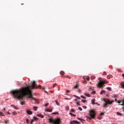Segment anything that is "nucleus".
Instances as JSON below:
<instances>
[{"mask_svg":"<svg viewBox=\"0 0 124 124\" xmlns=\"http://www.w3.org/2000/svg\"><path fill=\"white\" fill-rule=\"evenodd\" d=\"M94 104H97L98 105H98V103H94Z\"/></svg>","mask_w":124,"mask_h":124,"instance_id":"obj_52","label":"nucleus"},{"mask_svg":"<svg viewBox=\"0 0 124 124\" xmlns=\"http://www.w3.org/2000/svg\"><path fill=\"white\" fill-rule=\"evenodd\" d=\"M38 88H39V89H44V87L41 86V85H38Z\"/></svg>","mask_w":124,"mask_h":124,"instance_id":"obj_17","label":"nucleus"},{"mask_svg":"<svg viewBox=\"0 0 124 124\" xmlns=\"http://www.w3.org/2000/svg\"><path fill=\"white\" fill-rule=\"evenodd\" d=\"M106 93V92L104 90H103L101 91L100 94H103V93Z\"/></svg>","mask_w":124,"mask_h":124,"instance_id":"obj_16","label":"nucleus"},{"mask_svg":"<svg viewBox=\"0 0 124 124\" xmlns=\"http://www.w3.org/2000/svg\"><path fill=\"white\" fill-rule=\"evenodd\" d=\"M107 74V73H106V72H104L103 73V75H106Z\"/></svg>","mask_w":124,"mask_h":124,"instance_id":"obj_35","label":"nucleus"},{"mask_svg":"<svg viewBox=\"0 0 124 124\" xmlns=\"http://www.w3.org/2000/svg\"><path fill=\"white\" fill-rule=\"evenodd\" d=\"M115 101H117V99H115Z\"/></svg>","mask_w":124,"mask_h":124,"instance_id":"obj_55","label":"nucleus"},{"mask_svg":"<svg viewBox=\"0 0 124 124\" xmlns=\"http://www.w3.org/2000/svg\"><path fill=\"white\" fill-rule=\"evenodd\" d=\"M33 119L35 120V121H37V120H38V118L35 116L33 117Z\"/></svg>","mask_w":124,"mask_h":124,"instance_id":"obj_24","label":"nucleus"},{"mask_svg":"<svg viewBox=\"0 0 124 124\" xmlns=\"http://www.w3.org/2000/svg\"><path fill=\"white\" fill-rule=\"evenodd\" d=\"M99 119H101V117H99Z\"/></svg>","mask_w":124,"mask_h":124,"instance_id":"obj_58","label":"nucleus"},{"mask_svg":"<svg viewBox=\"0 0 124 124\" xmlns=\"http://www.w3.org/2000/svg\"><path fill=\"white\" fill-rule=\"evenodd\" d=\"M78 120H79V121H80V122H84L85 120L82 119V118H78Z\"/></svg>","mask_w":124,"mask_h":124,"instance_id":"obj_14","label":"nucleus"},{"mask_svg":"<svg viewBox=\"0 0 124 124\" xmlns=\"http://www.w3.org/2000/svg\"><path fill=\"white\" fill-rule=\"evenodd\" d=\"M50 123L53 124H62L61 122V118H57V119H53L52 118H50L49 119Z\"/></svg>","mask_w":124,"mask_h":124,"instance_id":"obj_3","label":"nucleus"},{"mask_svg":"<svg viewBox=\"0 0 124 124\" xmlns=\"http://www.w3.org/2000/svg\"><path fill=\"white\" fill-rule=\"evenodd\" d=\"M121 70H117L118 71H120Z\"/></svg>","mask_w":124,"mask_h":124,"instance_id":"obj_57","label":"nucleus"},{"mask_svg":"<svg viewBox=\"0 0 124 124\" xmlns=\"http://www.w3.org/2000/svg\"><path fill=\"white\" fill-rule=\"evenodd\" d=\"M92 94H95V91H93L92 92Z\"/></svg>","mask_w":124,"mask_h":124,"instance_id":"obj_44","label":"nucleus"},{"mask_svg":"<svg viewBox=\"0 0 124 124\" xmlns=\"http://www.w3.org/2000/svg\"><path fill=\"white\" fill-rule=\"evenodd\" d=\"M87 101L86 100H81V102H83V103H85V102H86Z\"/></svg>","mask_w":124,"mask_h":124,"instance_id":"obj_34","label":"nucleus"},{"mask_svg":"<svg viewBox=\"0 0 124 124\" xmlns=\"http://www.w3.org/2000/svg\"><path fill=\"white\" fill-rule=\"evenodd\" d=\"M91 101H92V104L93 105H94V102H95V99H93Z\"/></svg>","mask_w":124,"mask_h":124,"instance_id":"obj_10","label":"nucleus"},{"mask_svg":"<svg viewBox=\"0 0 124 124\" xmlns=\"http://www.w3.org/2000/svg\"><path fill=\"white\" fill-rule=\"evenodd\" d=\"M57 86V84H53V88H55V86Z\"/></svg>","mask_w":124,"mask_h":124,"instance_id":"obj_38","label":"nucleus"},{"mask_svg":"<svg viewBox=\"0 0 124 124\" xmlns=\"http://www.w3.org/2000/svg\"><path fill=\"white\" fill-rule=\"evenodd\" d=\"M0 116H4V115H3V113L2 112H0Z\"/></svg>","mask_w":124,"mask_h":124,"instance_id":"obj_41","label":"nucleus"},{"mask_svg":"<svg viewBox=\"0 0 124 124\" xmlns=\"http://www.w3.org/2000/svg\"><path fill=\"white\" fill-rule=\"evenodd\" d=\"M52 114H54L55 115H56L57 114H59V112H53L52 113Z\"/></svg>","mask_w":124,"mask_h":124,"instance_id":"obj_45","label":"nucleus"},{"mask_svg":"<svg viewBox=\"0 0 124 124\" xmlns=\"http://www.w3.org/2000/svg\"><path fill=\"white\" fill-rule=\"evenodd\" d=\"M60 74H61V75H62V76H63L64 75V72H63V71H61V72H60Z\"/></svg>","mask_w":124,"mask_h":124,"instance_id":"obj_20","label":"nucleus"},{"mask_svg":"<svg viewBox=\"0 0 124 124\" xmlns=\"http://www.w3.org/2000/svg\"><path fill=\"white\" fill-rule=\"evenodd\" d=\"M70 123L71 124H81V123H80L79 122H78L77 121H75V120H74L73 122H71Z\"/></svg>","mask_w":124,"mask_h":124,"instance_id":"obj_6","label":"nucleus"},{"mask_svg":"<svg viewBox=\"0 0 124 124\" xmlns=\"http://www.w3.org/2000/svg\"><path fill=\"white\" fill-rule=\"evenodd\" d=\"M66 110L68 111V110H69V108L68 107H67L66 108Z\"/></svg>","mask_w":124,"mask_h":124,"instance_id":"obj_43","label":"nucleus"},{"mask_svg":"<svg viewBox=\"0 0 124 124\" xmlns=\"http://www.w3.org/2000/svg\"><path fill=\"white\" fill-rule=\"evenodd\" d=\"M113 97L116 98V97H118V96H119L118 94H113Z\"/></svg>","mask_w":124,"mask_h":124,"instance_id":"obj_22","label":"nucleus"},{"mask_svg":"<svg viewBox=\"0 0 124 124\" xmlns=\"http://www.w3.org/2000/svg\"><path fill=\"white\" fill-rule=\"evenodd\" d=\"M117 103H119V104L121 103H122V104H121V105H122V106H124V103L123 102L118 101Z\"/></svg>","mask_w":124,"mask_h":124,"instance_id":"obj_18","label":"nucleus"},{"mask_svg":"<svg viewBox=\"0 0 124 124\" xmlns=\"http://www.w3.org/2000/svg\"><path fill=\"white\" fill-rule=\"evenodd\" d=\"M78 109L79 111H82L83 109L81 107H78Z\"/></svg>","mask_w":124,"mask_h":124,"instance_id":"obj_29","label":"nucleus"},{"mask_svg":"<svg viewBox=\"0 0 124 124\" xmlns=\"http://www.w3.org/2000/svg\"><path fill=\"white\" fill-rule=\"evenodd\" d=\"M92 80H93V79H95V77L94 76H92L91 77Z\"/></svg>","mask_w":124,"mask_h":124,"instance_id":"obj_27","label":"nucleus"},{"mask_svg":"<svg viewBox=\"0 0 124 124\" xmlns=\"http://www.w3.org/2000/svg\"><path fill=\"white\" fill-rule=\"evenodd\" d=\"M105 102L106 103L104 104L103 105V108H107L108 107V104H112V103L115 102L114 101V100H109V99H107L106 100H105Z\"/></svg>","mask_w":124,"mask_h":124,"instance_id":"obj_4","label":"nucleus"},{"mask_svg":"<svg viewBox=\"0 0 124 124\" xmlns=\"http://www.w3.org/2000/svg\"><path fill=\"white\" fill-rule=\"evenodd\" d=\"M83 107L84 108V109H87V107H86V106H83Z\"/></svg>","mask_w":124,"mask_h":124,"instance_id":"obj_49","label":"nucleus"},{"mask_svg":"<svg viewBox=\"0 0 124 124\" xmlns=\"http://www.w3.org/2000/svg\"><path fill=\"white\" fill-rule=\"evenodd\" d=\"M107 83H108V81L106 79L100 80L99 82L97 84V87L103 88V87H105V84H107Z\"/></svg>","mask_w":124,"mask_h":124,"instance_id":"obj_2","label":"nucleus"},{"mask_svg":"<svg viewBox=\"0 0 124 124\" xmlns=\"http://www.w3.org/2000/svg\"><path fill=\"white\" fill-rule=\"evenodd\" d=\"M21 105H24V102H21Z\"/></svg>","mask_w":124,"mask_h":124,"instance_id":"obj_47","label":"nucleus"},{"mask_svg":"<svg viewBox=\"0 0 124 124\" xmlns=\"http://www.w3.org/2000/svg\"><path fill=\"white\" fill-rule=\"evenodd\" d=\"M53 108H48L46 110V112H52Z\"/></svg>","mask_w":124,"mask_h":124,"instance_id":"obj_8","label":"nucleus"},{"mask_svg":"<svg viewBox=\"0 0 124 124\" xmlns=\"http://www.w3.org/2000/svg\"><path fill=\"white\" fill-rule=\"evenodd\" d=\"M3 123H5V124H9V120H4Z\"/></svg>","mask_w":124,"mask_h":124,"instance_id":"obj_9","label":"nucleus"},{"mask_svg":"<svg viewBox=\"0 0 124 124\" xmlns=\"http://www.w3.org/2000/svg\"><path fill=\"white\" fill-rule=\"evenodd\" d=\"M100 116H104V112L101 113Z\"/></svg>","mask_w":124,"mask_h":124,"instance_id":"obj_31","label":"nucleus"},{"mask_svg":"<svg viewBox=\"0 0 124 124\" xmlns=\"http://www.w3.org/2000/svg\"><path fill=\"white\" fill-rule=\"evenodd\" d=\"M66 77L67 78H69V79H71V77H70L69 76H66Z\"/></svg>","mask_w":124,"mask_h":124,"instance_id":"obj_36","label":"nucleus"},{"mask_svg":"<svg viewBox=\"0 0 124 124\" xmlns=\"http://www.w3.org/2000/svg\"><path fill=\"white\" fill-rule=\"evenodd\" d=\"M112 77H113V76H112L111 75H108L107 76L108 79H110V78H112Z\"/></svg>","mask_w":124,"mask_h":124,"instance_id":"obj_11","label":"nucleus"},{"mask_svg":"<svg viewBox=\"0 0 124 124\" xmlns=\"http://www.w3.org/2000/svg\"><path fill=\"white\" fill-rule=\"evenodd\" d=\"M27 114H28L29 115H32V112L31 111V110H28L27 111Z\"/></svg>","mask_w":124,"mask_h":124,"instance_id":"obj_7","label":"nucleus"},{"mask_svg":"<svg viewBox=\"0 0 124 124\" xmlns=\"http://www.w3.org/2000/svg\"><path fill=\"white\" fill-rule=\"evenodd\" d=\"M26 123H27V124H29V119H27L26 120Z\"/></svg>","mask_w":124,"mask_h":124,"instance_id":"obj_42","label":"nucleus"},{"mask_svg":"<svg viewBox=\"0 0 124 124\" xmlns=\"http://www.w3.org/2000/svg\"><path fill=\"white\" fill-rule=\"evenodd\" d=\"M107 90H108V91H111V88H110V87H107Z\"/></svg>","mask_w":124,"mask_h":124,"instance_id":"obj_37","label":"nucleus"},{"mask_svg":"<svg viewBox=\"0 0 124 124\" xmlns=\"http://www.w3.org/2000/svg\"><path fill=\"white\" fill-rule=\"evenodd\" d=\"M17 114V112L16 111L13 112V115H16Z\"/></svg>","mask_w":124,"mask_h":124,"instance_id":"obj_33","label":"nucleus"},{"mask_svg":"<svg viewBox=\"0 0 124 124\" xmlns=\"http://www.w3.org/2000/svg\"><path fill=\"white\" fill-rule=\"evenodd\" d=\"M33 121H34L33 120H31V124H32V123H33Z\"/></svg>","mask_w":124,"mask_h":124,"instance_id":"obj_48","label":"nucleus"},{"mask_svg":"<svg viewBox=\"0 0 124 124\" xmlns=\"http://www.w3.org/2000/svg\"><path fill=\"white\" fill-rule=\"evenodd\" d=\"M74 100L75 101H77V99H75Z\"/></svg>","mask_w":124,"mask_h":124,"instance_id":"obj_54","label":"nucleus"},{"mask_svg":"<svg viewBox=\"0 0 124 124\" xmlns=\"http://www.w3.org/2000/svg\"><path fill=\"white\" fill-rule=\"evenodd\" d=\"M49 105V103H46V104L45 105V107H47V106Z\"/></svg>","mask_w":124,"mask_h":124,"instance_id":"obj_39","label":"nucleus"},{"mask_svg":"<svg viewBox=\"0 0 124 124\" xmlns=\"http://www.w3.org/2000/svg\"><path fill=\"white\" fill-rule=\"evenodd\" d=\"M117 114L118 116H122V113H121L120 112H117Z\"/></svg>","mask_w":124,"mask_h":124,"instance_id":"obj_25","label":"nucleus"},{"mask_svg":"<svg viewBox=\"0 0 124 124\" xmlns=\"http://www.w3.org/2000/svg\"><path fill=\"white\" fill-rule=\"evenodd\" d=\"M54 102L56 103V104L57 105H59V103H58V101H57L56 100H55V101H54Z\"/></svg>","mask_w":124,"mask_h":124,"instance_id":"obj_26","label":"nucleus"},{"mask_svg":"<svg viewBox=\"0 0 124 124\" xmlns=\"http://www.w3.org/2000/svg\"><path fill=\"white\" fill-rule=\"evenodd\" d=\"M33 109H34V111H36V110H37V107H33Z\"/></svg>","mask_w":124,"mask_h":124,"instance_id":"obj_23","label":"nucleus"},{"mask_svg":"<svg viewBox=\"0 0 124 124\" xmlns=\"http://www.w3.org/2000/svg\"><path fill=\"white\" fill-rule=\"evenodd\" d=\"M81 97L82 98H83V99H86V97H85V96H83V95H81Z\"/></svg>","mask_w":124,"mask_h":124,"instance_id":"obj_30","label":"nucleus"},{"mask_svg":"<svg viewBox=\"0 0 124 124\" xmlns=\"http://www.w3.org/2000/svg\"><path fill=\"white\" fill-rule=\"evenodd\" d=\"M66 92V93H69V90H67Z\"/></svg>","mask_w":124,"mask_h":124,"instance_id":"obj_50","label":"nucleus"},{"mask_svg":"<svg viewBox=\"0 0 124 124\" xmlns=\"http://www.w3.org/2000/svg\"><path fill=\"white\" fill-rule=\"evenodd\" d=\"M71 112H75V110H74V109H73V108H72L71 109V111H70Z\"/></svg>","mask_w":124,"mask_h":124,"instance_id":"obj_40","label":"nucleus"},{"mask_svg":"<svg viewBox=\"0 0 124 124\" xmlns=\"http://www.w3.org/2000/svg\"><path fill=\"white\" fill-rule=\"evenodd\" d=\"M74 97H76V98H78V99H81V98L79 97L76 96V95H74Z\"/></svg>","mask_w":124,"mask_h":124,"instance_id":"obj_19","label":"nucleus"},{"mask_svg":"<svg viewBox=\"0 0 124 124\" xmlns=\"http://www.w3.org/2000/svg\"><path fill=\"white\" fill-rule=\"evenodd\" d=\"M122 76L124 78V74H122Z\"/></svg>","mask_w":124,"mask_h":124,"instance_id":"obj_51","label":"nucleus"},{"mask_svg":"<svg viewBox=\"0 0 124 124\" xmlns=\"http://www.w3.org/2000/svg\"><path fill=\"white\" fill-rule=\"evenodd\" d=\"M15 108V109H17V108Z\"/></svg>","mask_w":124,"mask_h":124,"instance_id":"obj_59","label":"nucleus"},{"mask_svg":"<svg viewBox=\"0 0 124 124\" xmlns=\"http://www.w3.org/2000/svg\"><path fill=\"white\" fill-rule=\"evenodd\" d=\"M77 105H78V106H80V104L79 103V102H77Z\"/></svg>","mask_w":124,"mask_h":124,"instance_id":"obj_46","label":"nucleus"},{"mask_svg":"<svg viewBox=\"0 0 124 124\" xmlns=\"http://www.w3.org/2000/svg\"><path fill=\"white\" fill-rule=\"evenodd\" d=\"M73 88L74 89H78V88H79V85H78V84H77L76 85L74 86Z\"/></svg>","mask_w":124,"mask_h":124,"instance_id":"obj_12","label":"nucleus"},{"mask_svg":"<svg viewBox=\"0 0 124 124\" xmlns=\"http://www.w3.org/2000/svg\"><path fill=\"white\" fill-rule=\"evenodd\" d=\"M31 83V85L12 91L11 93L14 96V98L18 99L19 100H23L24 98H26L27 97V98H32L33 100L36 101V99L32 96L31 90L37 88V86L36 83H35V81H33Z\"/></svg>","mask_w":124,"mask_h":124,"instance_id":"obj_1","label":"nucleus"},{"mask_svg":"<svg viewBox=\"0 0 124 124\" xmlns=\"http://www.w3.org/2000/svg\"><path fill=\"white\" fill-rule=\"evenodd\" d=\"M84 94L88 97H91V95H90V94H89L88 93H85Z\"/></svg>","mask_w":124,"mask_h":124,"instance_id":"obj_13","label":"nucleus"},{"mask_svg":"<svg viewBox=\"0 0 124 124\" xmlns=\"http://www.w3.org/2000/svg\"><path fill=\"white\" fill-rule=\"evenodd\" d=\"M3 111H5V108H4L3 109Z\"/></svg>","mask_w":124,"mask_h":124,"instance_id":"obj_53","label":"nucleus"},{"mask_svg":"<svg viewBox=\"0 0 124 124\" xmlns=\"http://www.w3.org/2000/svg\"><path fill=\"white\" fill-rule=\"evenodd\" d=\"M69 114L71 115V116H73L74 117H76V115L75 114H73L72 113L70 112Z\"/></svg>","mask_w":124,"mask_h":124,"instance_id":"obj_21","label":"nucleus"},{"mask_svg":"<svg viewBox=\"0 0 124 124\" xmlns=\"http://www.w3.org/2000/svg\"><path fill=\"white\" fill-rule=\"evenodd\" d=\"M121 87H122V89H124V83L121 84Z\"/></svg>","mask_w":124,"mask_h":124,"instance_id":"obj_28","label":"nucleus"},{"mask_svg":"<svg viewBox=\"0 0 124 124\" xmlns=\"http://www.w3.org/2000/svg\"><path fill=\"white\" fill-rule=\"evenodd\" d=\"M8 115H10V113L8 112Z\"/></svg>","mask_w":124,"mask_h":124,"instance_id":"obj_56","label":"nucleus"},{"mask_svg":"<svg viewBox=\"0 0 124 124\" xmlns=\"http://www.w3.org/2000/svg\"><path fill=\"white\" fill-rule=\"evenodd\" d=\"M86 80H87V81H89L90 80V78L89 77H86Z\"/></svg>","mask_w":124,"mask_h":124,"instance_id":"obj_32","label":"nucleus"},{"mask_svg":"<svg viewBox=\"0 0 124 124\" xmlns=\"http://www.w3.org/2000/svg\"><path fill=\"white\" fill-rule=\"evenodd\" d=\"M38 117H40L42 119L44 118V116L41 114H38L37 115Z\"/></svg>","mask_w":124,"mask_h":124,"instance_id":"obj_15","label":"nucleus"},{"mask_svg":"<svg viewBox=\"0 0 124 124\" xmlns=\"http://www.w3.org/2000/svg\"><path fill=\"white\" fill-rule=\"evenodd\" d=\"M90 116L87 117V119L89 120H92V119H94L95 117V112L93 110H90L89 112Z\"/></svg>","mask_w":124,"mask_h":124,"instance_id":"obj_5","label":"nucleus"}]
</instances>
